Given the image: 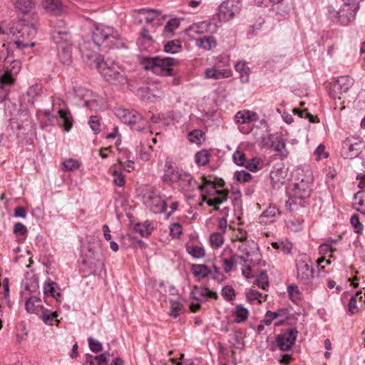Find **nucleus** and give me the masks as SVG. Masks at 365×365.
<instances>
[{
    "mask_svg": "<svg viewBox=\"0 0 365 365\" xmlns=\"http://www.w3.org/2000/svg\"><path fill=\"white\" fill-rule=\"evenodd\" d=\"M297 278L304 284H310L314 278V269L311 258L305 255H299L295 260Z\"/></svg>",
    "mask_w": 365,
    "mask_h": 365,
    "instance_id": "nucleus-8",
    "label": "nucleus"
},
{
    "mask_svg": "<svg viewBox=\"0 0 365 365\" xmlns=\"http://www.w3.org/2000/svg\"><path fill=\"white\" fill-rule=\"evenodd\" d=\"M9 127L16 133V138L19 144L24 145L33 144L36 135V128L29 113H21L17 120L9 123Z\"/></svg>",
    "mask_w": 365,
    "mask_h": 365,
    "instance_id": "nucleus-3",
    "label": "nucleus"
},
{
    "mask_svg": "<svg viewBox=\"0 0 365 365\" xmlns=\"http://www.w3.org/2000/svg\"><path fill=\"white\" fill-rule=\"evenodd\" d=\"M343 4L339 10L333 6L327 7V17L334 24L345 26L355 19L361 0H342Z\"/></svg>",
    "mask_w": 365,
    "mask_h": 365,
    "instance_id": "nucleus-2",
    "label": "nucleus"
},
{
    "mask_svg": "<svg viewBox=\"0 0 365 365\" xmlns=\"http://www.w3.org/2000/svg\"><path fill=\"white\" fill-rule=\"evenodd\" d=\"M141 14H148V16L145 17V21L148 24L153 21L157 17L161 15V11L158 9H152L143 8L139 10Z\"/></svg>",
    "mask_w": 365,
    "mask_h": 365,
    "instance_id": "nucleus-45",
    "label": "nucleus"
},
{
    "mask_svg": "<svg viewBox=\"0 0 365 365\" xmlns=\"http://www.w3.org/2000/svg\"><path fill=\"white\" fill-rule=\"evenodd\" d=\"M209 289L202 287H195L190 292L192 298L197 300V302L205 301L208 296Z\"/></svg>",
    "mask_w": 365,
    "mask_h": 365,
    "instance_id": "nucleus-40",
    "label": "nucleus"
},
{
    "mask_svg": "<svg viewBox=\"0 0 365 365\" xmlns=\"http://www.w3.org/2000/svg\"><path fill=\"white\" fill-rule=\"evenodd\" d=\"M83 264L88 266L91 274H101L104 267L103 262L94 257L83 259Z\"/></svg>",
    "mask_w": 365,
    "mask_h": 365,
    "instance_id": "nucleus-26",
    "label": "nucleus"
},
{
    "mask_svg": "<svg viewBox=\"0 0 365 365\" xmlns=\"http://www.w3.org/2000/svg\"><path fill=\"white\" fill-rule=\"evenodd\" d=\"M195 43L198 47L202 48L205 50H210L216 45V41L214 37L207 36L197 38Z\"/></svg>",
    "mask_w": 365,
    "mask_h": 365,
    "instance_id": "nucleus-41",
    "label": "nucleus"
},
{
    "mask_svg": "<svg viewBox=\"0 0 365 365\" xmlns=\"http://www.w3.org/2000/svg\"><path fill=\"white\" fill-rule=\"evenodd\" d=\"M79 167L80 163L73 158H68L62 163V170L66 172L76 170Z\"/></svg>",
    "mask_w": 365,
    "mask_h": 365,
    "instance_id": "nucleus-46",
    "label": "nucleus"
},
{
    "mask_svg": "<svg viewBox=\"0 0 365 365\" xmlns=\"http://www.w3.org/2000/svg\"><path fill=\"white\" fill-rule=\"evenodd\" d=\"M257 115L250 110H240L235 115V121L237 123L245 124L257 120Z\"/></svg>",
    "mask_w": 365,
    "mask_h": 365,
    "instance_id": "nucleus-29",
    "label": "nucleus"
},
{
    "mask_svg": "<svg viewBox=\"0 0 365 365\" xmlns=\"http://www.w3.org/2000/svg\"><path fill=\"white\" fill-rule=\"evenodd\" d=\"M21 69L20 60L9 61L6 59L3 69L0 70V84L10 92L11 85L15 82V77L19 73Z\"/></svg>",
    "mask_w": 365,
    "mask_h": 365,
    "instance_id": "nucleus-9",
    "label": "nucleus"
},
{
    "mask_svg": "<svg viewBox=\"0 0 365 365\" xmlns=\"http://www.w3.org/2000/svg\"><path fill=\"white\" fill-rule=\"evenodd\" d=\"M230 76V71L226 70H219L215 68H208L205 71V78L221 79Z\"/></svg>",
    "mask_w": 365,
    "mask_h": 365,
    "instance_id": "nucleus-34",
    "label": "nucleus"
},
{
    "mask_svg": "<svg viewBox=\"0 0 365 365\" xmlns=\"http://www.w3.org/2000/svg\"><path fill=\"white\" fill-rule=\"evenodd\" d=\"M230 342L232 347L235 349H242L244 348V341L240 334L238 333L230 334Z\"/></svg>",
    "mask_w": 365,
    "mask_h": 365,
    "instance_id": "nucleus-50",
    "label": "nucleus"
},
{
    "mask_svg": "<svg viewBox=\"0 0 365 365\" xmlns=\"http://www.w3.org/2000/svg\"><path fill=\"white\" fill-rule=\"evenodd\" d=\"M217 193L218 195L217 197H215L213 199L206 200V203L209 206H216L220 205L227 200V195L229 193L228 190H219L217 191Z\"/></svg>",
    "mask_w": 365,
    "mask_h": 365,
    "instance_id": "nucleus-37",
    "label": "nucleus"
},
{
    "mask_svg": "<svg viewBox=\"0 0 365 365\" xmlns=\"http://www.w3.org/2000/svg\"><path fill=\"white\" fill-rule=\"evenodd\" d=\"M235 69L240 73V81L245 83L249 81V68L244 62H238L235 65Z\"/></svg>",
    "mask_w": 365,
    "mask_h": 365,
    "instance_id": "nucleus-42",
    "label": "nucleus"
},
{
    "mask_svg": "<svg viewBox=\"0 0 365 365\" xmlns=\"http://www.w3.org/2000/svg\"><path fill=\"white\" fill-rule=\"evenodd\" d=\"M152 227L145 226L140 223H137L134 227L135 232L140 235L142 237H147L151 233Z\"/></svg>",
    "mask_w": 365,
    "mask_h": 365,
    "instance_id": "nucleus-55",
    "label": "nucleus"
},
{
    "mask_svg": "<svg viewBox=\"0 0 365 365\" xmlns=\"http://www.w3.org/2000/svg\"><path fill=\"white\" fill-rule=\"evenodd\" d=\"M58 113L60 118L63 120L64 130L68 132L73 126V116L71 113L68 108L59 109Z\"/></svg>",
    "mask_w": 365,
    "mask_h": 365,
    "instance_id": "nucleus-32",
    "label": "nucleus"
},
{
    "mask_svg": "<svg viewBox=\"0 0 365 365\" xmlns=\"http://www.w3.org/2000/svg\"><path fill=\"white\" fill-rule=\"evenodd\" d=\"M354 80L349 76H344L338 78L329 89V96L333 99H341L340 95L346 93L353 86Z\"/></svg>",
    "mask_w": 365,
    "mask_h": 365,
    "instance_id": "nucleus-17",
    "label": "nucleus"
},
{
    "mask_svg": "<svg viewBox=\"0 0 365 365\" xmlns=\"http://www.w3.org/2000/svg\"><path fill=\"white\" fill-rule=\"evenodd\" d=\"M185 181L187 182L188 191L190 192H194L195 190L204 191L207 185H210L212 188H215V185L211 181H207L205 185H201L193 179L190 175L184 173V182Z\"/></svg>",
    "mask_w": 365,
    "mask_h": 365,
    "instance_id": "nucleus-24",
    "label": "nucleus"
},
{
    "mask_svg": "<svg viewBox=\"0 0 365 365\" xmlns=\"http://www.w3.org/2000/svg\"><path fill=\"white\" fill-rule=\"evenodd\" d=\"M257 285L262 288V289H265L269 286V280L267 275L262 272L260 273L256 279Z\"/></svg>",
    "mask_w": 365,
    "mask_h": 365,
    "instance_id": "nucleus-59",
    "label": "nucleus"
},
{
    "mask_svg": "<svg viewBox=\"0 0 365 365\" xmlns=\"http://www.w3.org/2000/svg\"><path fill=\"white\" fill-rule=\"evenodd\" d=\"M4 102V114L10 123L17 120L21 113H29L26 108H18V105L6 98L3 100Z\"/></svg>",
    "mask_w": 365,
    "mask_h": 365,
    "instance_id": "nucleus-20",
    "label": "nucleus"
},
{
    "mask_svg": "<svg viewBox=\"0 0 365 365\" xmlns=\"http://www.w3.org/2000/svg\"><path fill=\"white\" fill-rule=\"evenodd\" d=\"M181 44L179 40H173L167 42L164 46V51L169 53H175L180 51Z\"/></svg>",
    "mask_w": 365,
    "mask_h": 365,
    "instance_id": "nucleus-47",
    "label": "nucleus"
},
{
    "mask_svg": "<svg viewBox=\"0 0 365 365\" xmlns=\"http://www.w3.org/2000/svg\"><path fill=\"white\" fill-rule=\"evenodd\" d=\"M222 295L228 301H232L235 298V290L232 287L226 286L222 289Z\"/></svg>",
    "mask_w": 365,
    "mask_h": 365,
    "instance_id": "nucleus-61",
    "label": "nucleus"
},
{
    "mask_svg": "<svg viewBox=\"0 0 365 365\" xmlns=\"http://www.w3.org/2000/svg\"><path fill=\"white\" fill-rule=\"evenodd\" d=\"M279 213L277 207L270 205L259 217V222L261 224L267 225L274 221V219Z\"/></svg>",
    "mask_w": 365,
    "mask_h": 365,
    "instance_id": "nucleus-27",
    "label": "nucleus"
},
{
    "mask_svg": "<svg viewBox=\"0 0 365 365\" xmlns=\"http://www.w3.org/2000/svg\"><path fill=\"white\" fill-rule=\"evenodd\" d=\"M25 289L29 292H34L38 287V280L34 276L30 279H26V282L24 283Z\"/></svg>",
    "mask_w": 365,
    "mask_h": 365,
    "instance_id": "nucleus-64",
    "label": "nucleus"
},
{
    "mask_svg": "<svg viewBox=\"0 0 365 365\" xmlns=\"http://www.w3.org/2000/svg\"><path fill=\"white\" fill-rule=\"evenodd\" d=\"M249 315L248 310L243 307L242 305H237L236 307L235 310V317L236 319H235V322L237 323H241L242 322H245Z\"/></svg>",
    "mask_w": 365,
    "mask_h": 365,
    "instance_id": "nucleus-48",
    "label": "nucleus"
},
{
    "mask_svg": "<svg viewBox=\"0 0 365 365\" xmlns=\"http://www.w3.org/2000/svg\"><path fill=\"white\" fill-rule=\"evenodd\" d=\"M16 9L23 14H27L34 8V0H14L11 1Z\"/></svg>",
    "mask_w": 365,
    "mask_h": 365,
    "instance_id": "nucleus-31",
    "label": "nucleus"
},
{
    "mask_svg": "<svg viewBox=\"0 0 365 365\" xmlns=\"http://www.w3.org/2000/svg\"><path fill=\"white\" fill-rule=\"evenodd\" d=\"M240 249L244 253V255L239 256L238 257L242 260L244 263L255 264L258 262L260 259V253L257 244L252 242L250 246L243 245Z\"/></svg>",
    "mask_w": 365,
    "mask_h": 365,
    "instance_id": "nucleus-19",
    "label": "nucleus"
},
{
    "mask_svg": "<svg viewBox=\"0 0 365 365\" xmlns=\"http://www.w3.org/2000/svg\"><path fill=\"white\" fill-rule=\"evenodd\" d=\"M210 158V150L203 149L195 154V160L198 165L205 166L209 163Z\"/></svg>",
    "mask_w": 365,
    "mask_h": 365,
    "instance_id": "nucleus-38",
    "label": "nucleus"
},
{
    "mask_svg": "<svg viewBox=\"0 0 365 365\" xmlns=\"http://www.w3.org/2000/svg\"><path fill=\"white\" fill-rule=\"evenodd\" d=\"M144 205L153 213H166L167 203L154 187H148L143 195Z\"/></svg>",
    "mask_w": 365,
    "mask_h": 365,
    "instance_id": "nucleus-7",
    "label": "nucleus"
},
{
    "mask_svg": "<svg viewBox=\"0 0 365 365\" xmlns=\"http://www.w3.org/2000/svg\"><path fill=\"white\" fill-rule=\"evenodd\" d=\"M108 359H105L104 355H91L86 354L83 365H108Z\"/></svg>",
    "mask_w": 365,
    "mask_h": 365,
    "instance_id": "nucleus-33",
    "label": "nucleus"
},
{
    "mask_svg": "<svg viewBox=\"0 0 365 365\" xmlns=\"http://www.w3.org/2000/svg\"><path fill=\"white\" fill-rule=\"evenodd\" d=\"M282 172L279 170H274L270 173V179L274 188H280L284 182V178L281 176Z\"/></svg>",
    "mask_w": 365,
    "mask_h": 365,
    "instance_id": "nucleus-44",
    "label": "nucleus"
},
{
    "mask_svg": "<svg viewBox=\"0 0 365 365\" xmlns=\"http://www.w3.org/2000/svg\"><path fill=\"white\" fill-rule=\"evenodd\" d=\"M312 178L307 177L302 178L299 182L294 183L292 193L286 202V207L289 211L294 209L298 204L301 205V200L309 197L312 192Z\"/></svg>",
    "mask_w": 365,
    "mask_h": 365,
    "instance_id": "nucleus-6",
    "label": "nucleus"
},
{
    "mask_svg": "<svg viewBox=\"0 0 365 365\" xmlns=\"http://www.w3.org/2000/svg\"><path fill=\"white\" fill-rule=\"evenodd\" d=\"M233 161L237 165H244L246 162L245 154L240 150H236L232 155Z\"/></svg>",
    "mask_w": 365,
    "mask_h": 365,
    "instance_id": "nucleus-62",
    "label": "nucleus"
},
{
    "mask_svg": "<svg viewBox=\"0 0 365 365\" xmlns=\"http://www.w3.org/2000/svg\"><path fill=\"white\" fill-rule=\"evenodd\" d=\"M247 169L251 172H255L261 168L262 163L259 158H252L245 165Z\"/></svg>",
    "mask_w": 365,
    "mask_h": 365,
    "instance_id": "nucleus-58",
    "label": "nucleus"
},
{
    "mask_svg": "<svg viewBox=\"0 0 365 365\" xmlns=\"http://www.w3.org/2000/svg\"><path fill=\"white\" fill-rule=\"evenodd\" d=\"M91 130L95 134H98L101 131V123L97 116L91 115L88 121Z\"/></svg>",
    "mask_w": 365,
    "mask_h": 365,
    "instance_id": "nucleus-60",
    "label": "nucleus"
},
{
    "mask_svg": "<svg viewBox=\"0 0 365 365\" xmlns=\"http://www.w3.org/2000/svg\"><path fill=\"white\" fill-rule=\"evenodd\" d=\"M350 222L351 225L355 229V232L361 233L363 230V225L359 221V217L356 214L353 215L351 217Z\"/></svg>",
    "mask_w": 365,
    "mask_h": 365,
    "instance_id": "nucleus-63",
    "label": "nucleus"
},
{
    "mask_svg": "<svg viewBox=\"0 0 365 365\" xmlns=\"http://www.w3.org/2000/svg\"><path fill=\"white\" fill-rule=\"evenodd\" d=\"M36 302H41V299L36 297H31L29 298L25 304L26 310L29 313H35L36 312L35 304Z\"/></svg>",
    "mask_w": 365,
    "mask_h": 365,
    "instance_id": "nucleus-57",
    "label": "nucleus"
},
{
    "mask_svg": "<svg viewBox=\"0 0 365 365\" xmlns=\"http://www.w3.org/2000/svg\"><path fill=\"white\" fill-rule=\"evenodd\" d=\"M92 41L106 48H125V39L112 26L94 24L91 30Z\"/></svg>",
    "mask_w": 365,
    "mask_h": 365,
    "instance_id": "nucleus-1",
    "label": "nucleus"
},
{
    "mask_svg": "<svg viewBox=\"0 0 365 365\" xmlns=\"http://www.w3.org/2000/svg\"><path fill=\"white\" fill-rule=\"evenodd\" d=\"M180 25V19L172 18L169 19L163 31V36L165 38H172L175 34V31L179 28Z\"/></svg>",
    "mask_w": 365,
    "mask_h": 365,
    "instance_id": "nucleus-30",
    "label": "nucleus"
},
{
    "mask_svg": "<svg viewBox=\"0 0 365 365\" xmlns=\"http://www.w3.org/2000/svg\"><path fill=\"white\" fill-rule=\"evenodd\" d=\"M210 242L212 247L218 248L224 243V237L222 233L214 232L210 236Z\"/></svg>",
    "mask_w": 365,
    "mask_h": 365,
    "instance_id": "nucleus-51",
    "label": "nucleus"
},
{
    "mask_svg": "<svg viewBox=\"0 0 365 365\" xmlns=\"http://www.w3.org/2000/svg\"><path fill=\"white\" fill-rule=\"evenodd\" d=\"M19 33L21 34V37L22 38V40L15 41V44L19 50L34 46V43L31 40L37 34V26L35 22L29 23L26 19H23V24Z\"/></svg>",
    "mask_w": 365,
    "mask_h": 365,
    "instance_id": "nucleus-11",
    "label": "nucleus"
},
{
    "mask_svg": "<svg viewBox=\"0 0 365 365\" xmlns=\"http://www.w3.org/2000/svg\"><path fill=\"white\" fill-rule=\"evenodd\" d=\"M54 286H56L57 288L59 289V287H58L57 284L55 282H53L50 279H48L44 282L43 293L44 294L49 295L54 299H58L61 296V294L60 292L56 290Z\"/></svg>",
    "mask_w": 365,
    "mask_h": 365,
    "instance_id": "nucleus-35",
    "label": "nucleus"
},
{
    "mask_svg": "<svg viewBox=\"0 0 365 365\" xmlns=\"http://www.w3.org/2000/svg\"><path fill=\"white\" fill-rule=\"evenodd\" d=\"M298 331L296 329H287L279 334L276 342L280 350L287 351L290 350L296 341Z\"/></svg>",
    "mask_w": 365,
    "mask_h": 365,
    "instance_id": "nucleus-18",
    "label": "nucleus"
},
{
    "mask_svg": "<svg viewBox=\"0 0 365 365\" xmlns=\"http://www.w3.org/2000/svg\"><path fill=\"white\" fill-rule=\"evenodd\" d=\"M58 314L56 312H53L48 309L42 307V314L41 318L46 324L51 325L53 319L57 317Z\"/></svg>",
    "mask_w": 365,
    "mask_h": 365,
    "instance_id": "nucleus-49",
    "label": "nucleus"
},
{
    "mask_svg": "<svg viewBox=\"0 0 365 365\" xmlns=\"http://www.w3.org/2000/svg\"><path fill=\"white\" fill-rule=\"evenodd\" d=\"M191 270L195 276L202 278L212 274V270L205 264H193Z\"/></svg>",
    "mask_w": 365,
    "mask_h": 365,
    "instance_id": "nucleus-39",
    "label": "nucleus"
},
{
    "mask_svg": "<svg viewBox=\"0 0 365 365\" xmlns=\"http://www.w3.org/2000/svg\"><path fill=\"white\" fill-rule=\"evenodd\" d=\"M187 138L190 143L201 145L205 140V134L201 130L195 129L189 133Z\"/></svg>",
    "mask_w": 365,
    "mask_h": 365,
    "instance_id": "nucleus-36",
    "label": "nucleus"
},
{
    "mask_svg": "<svg viewBox=\"0 0 365 365\" xmlns=\"http://www.w3.org/2000/svg\"><path fill=\"white\" fill-rule=\"evenodd\" d=\"M122 122L131 126L133 130L138 132L145 131L148 125V120L144 118L136 110H123L119 113Z\"/></svg>",
    "mask_w": 365,
    "mask_h": 365,
    "instance_id": "nucleus-12",
    "label": "nucleus"
},
{
    "mask_svg": "<svg viewBox=\"0 0 365 365\" xmlns=\"http://www.w3.org/2000/svg\"><path fill=\"white\" fill-rule=\"evenodd\" d=\"M177 61L170 57L155 56L145 58L142 64L145 70H150L158 76H173V69L170 66H174Z\"/></svg>",
    "mask_w": 365,
    "mask_h": 365,
    "instance_id": "nucleus-5",
    "label": "nucleus"
},
{
    "mask_svg": "<svg viewBox=\"0 0 365 365\" xmlns=\"http://www.w3.org/2000/svg\"><path fill=\"white\" fill-rule=\"evenodd\" d=\"M91 91L83 88L76 87L73 88V94L75 97L80 101H83V106L91 110L94 109L97 106L96 100H90L88 97L91 96Z\"/></svg>",
    "mask_w": 365,
    "mask_h": 365,
    "instance_id": "nucleus-21",
    "label": "nucleus"
},
{
    "mask_svg": "<svg viewBox=\"0 0 365 365\" xmlns=\"http://www.w3.org/2000/svg\"><path fill=\"white\" fill-rule=\"evenodd\" d=\"M88 346L91 351L93 353H98L103 350L102 344L97 339H93V337L88 338Z\"/></svg>",
    "mask_w": 365,
    "mask_h": 365,
    "instance_id": "nucleus-54",
    "label": "nucleus"
},
{
    "mask_svg": "<svg viewBox=\"0 0 365 365\" xmlns=\"http://www.w3.org/2000/svg\"><path fill=\"white\" fill-rule=\"evenodd\" d=\"M168 295L175 297V299L170 298V302L171 304V311L170 315L173 317L179 316L180 308L178 307V300L180 299L178 294V290L172 285L168 286Z\"/></svg>",
    "mask_w": 365,
    "mask_h": 365,
    "instance_id": "nucleus-25",
    "label": "nucleus"
},
{
    "mask_svg": "<svg viewBox=\"0 0 365 365\" xmlns=\"http://www.w3.org/2000/svg\"><path fill=\"white\" fill-rule=\"evenodd\" d=\"M181 172L179 165L173 157L166 158L165 163V172L162 180L166 183L178 182L181 178Z\"/></svg>",
    "mask_w": 365,
    "mask_h": 365,
    "instance_id": "nucleus-16",
    "label": "nucleus"
},
{
    "mask_svg": "<svg viewBox=\"0 0 365 365\" xmlns=\"http://www.w3.org/2000/svg\"><path fill=\"white\" fill-rule=\"evenodd\" d=\"M43 8L53 15H61L66 11V7L60 0H43Z\"/></svg>",
    "mask_w": 365,
    "mask_h": 365,
    "instance_id": "nucleus-22",
    "label": "nucleus"
},
{
    "mask_svg": "<svg viewBox=\"0 0 365 365\" xmlns=\"http://www.w3.org/2000/svg\"><path fill=\"white\" fill-rule=\"evenodd\" d=\"M96 68L104 79L112 84L125 85L128 83L125 71L115 62L108 63L103 60Z\"/></svg>",
    "mask_w": 365,
    "mask_h": 365,
    "instance_id": "nucleus-4",
    "label": "nucleus"
},
{
    "mask_svg": "<svg viewBox=\"0 0 365 365\" xmlns=\"http://www.w3.org/2000/svg\"><path fill=\"white\" fill-rule=\"evenodd\" d=\"M341 237H339L338 240H333L330 239L327 240L325 243L322 244L319 247V252L321 255H327L328 253L333 252L335 249H333L331 247V244L336 242L339 240H340Z\"/></svg>",
    "mask_w": 365,
    "mask_h": 365,
    "instance_id": "nucleus-52",
    "label": "nucleus"
},
{
    "mask_svg": "<svg viewBox=\"0 0 365 365\" xmlns=\"http://www.w3.org/2000/svg\"><path fill=\"white\" fill-rule=\"evenodd\" d=\"M79 49L83 58L86 61H93L96 67L103 60V58L98 53L99 46L93 41H84L80 43Z\"/></svg>",
    "mask_w": 365,
    "mask_h": 365,
    "instance_id": "nucleus-14",
    "label": "nucleus"
},
{
    "mask_svg": "<svg viewBox=\"0 0 365 365\" xmlns=\"http://www.w3.org/2000/svg\"><path fill=\"white\" fill-rule=\"evenodd\" d=\"M51 35L52 40L57 45V46H58L59 44L71 43V34L67 31L54 29L51 31Z\"/></svg>",
    "mask_w": 365,
    "mask_h": 365,
    "instance_id": "nucleus-28",
    "label": "nucleus"
},
{
    "mask_svg": "<svg viewBox=\"0 0 365 365\" xmlns=\"http://www.w3.org/2000/svg\"><path fill=\"white\" fill-rule=\"evenodd\" d=\"M241 10V4L239 0H225L218 6L216 20L219 24L227 22L239 14Z\"/></svg>",
    "mask_w": 365,
    "mask_h": 365,
    "instance_id": "nucleus-10",
    "label": "nucleus"
},
{
    "mask_svg": "<svg viewBox=\"0 0 365 365\" xmlns=\"http://www.w3.org/2000/svg\"><path fill=\"white\" fill-rule=\"evenodd\" d=\"M362 149L360 138H347L342 143L341 155L344 159H354L359 155Z\"/></svg>",
    "mask_w": 365,
    "mask_h": 365,
    "instance_id": "nucleus-15",
    "label": "nucleus"
},
{
    "mask_svg": "<svg viewBox=\"0 0 365 365\" xmlns=\"http://www.w3.org/2000/svg\"><path fill=\"white\" fill-rule=\"evenodd\" d=\"M287 292L292 302H297L300 299V292L298 287L295 284H291L287 288Z\"/></svg>",
    "mask_w": 365,
    "mask_h": 365,
    "instance_id": "nucleus-53",
    "label": "nucleus"
},
{
    "mask_svg": "<svg viewBox=\"0 0 365 365\" xmlns=\"http://www.w3.org/2000/svg\"><path fill=\"white\" fill-rule=\"evenodd\" d=\"M220 27L219 21L216 20L215 17H212L207 21L194 24L189 29H185L184 33L188 36H190L192 32L200 34L204 33L215 34Z\"/></svg>",
    "mask_w": 365,
    "mask_h": 365,
    "instance_id": "nucleus-13",
    "label": "nucleus"
},
{
    "mask_svg": "<svg viewBox=\"0 0 365 365\" xmlns=\"http://www.w3.org/2000/svg\"><path fill=\"white\" fill-rule=\"evenodd\" d=\"M268 317H270L272 321L278 317L284 318V319H287L288 315V309H279L276 312L267 311Z\"/></svg>",
    "mask_w": 365,
    "mask_h": 365,
    "instance_id": "nucleus-56",
    "label": "nucleus"
},
{
    "mask_svg": "<svg viewBox=\"0 0 365 365\" xmlns=\"http://www.w3.org/2000/svg\"><path fill=\"white\" fill-rule=\"evenodd\" d=\"M186 251L194 258L200 259L205 255V250L200 246L186 245Z\"/></svg>",
    "mask_w": 365,
    "mask_h": 365,
    "instance_id": "nucleus-43",
    "label": "nucleus"
},
{
    "mask_svg": "<svg viewBox=\"0 0 365 365\" xmlns=\"http://www.w3.org/2000/svg\"><path fill=\"white\" fill-rule=\"evenodd\" d=\"M57 49L60 61L64 65H69L72 62L71 43L59 44Z\"/></svg>",
    "mask_w": 365,
    "mask_h": 365,
    "instance_id": "nucleus-23",
    "label": "nucleus"
}]
</instances>
